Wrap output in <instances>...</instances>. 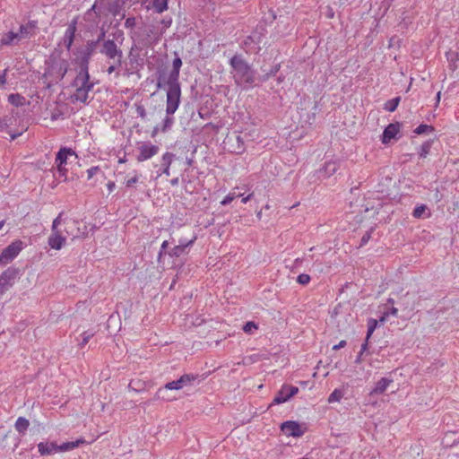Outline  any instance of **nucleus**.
Here are the masks:
<instances>
[{"mask_svg": "<svg viewBox=\"0 0 459 459\" xmlns=\"http://www.w3.org/2000/svg\"><path fill=\"white\" fill-rule=\"evenodd\" d=\"M230 65L235 72L233 78L237 85L242 87L255 85V82L257 81L255 71L240 55H234L230 60Z\"/></svg>", "mask_w": 459, "mask_h": 459, "instance_id": "nucleus-1", "label": "nucleus"}, {"mask_svg": "<svg viewBox=\"0 0 459 459\" xmlns=\"http://www.w3.org/2000/svg\"><path fill=\"white\" fill-rule=\"evenodd\" d=\"M46 64L48 66L42 75V80L49 88L65 77L69 68V63L65 59L50 58Z\"/></svg>", "mask_w": 459, "mask_h": 459, "instance_id": "nucleus-2", "label": "nucleus"}, {"mask_svg": "<svg viewBox=\"0 0 459 459\" xmlns=\"http://www.w3.org/2000/svg\"><path fill=\"white\" fill-rule=\"evenodd\" d=\"M72 85L76 88L74 95L76 101L88 103L89 92L92 91L95 82L90 80L89 69L80 68Z\"/></svg>", "mask_w": 459, "mask_h": 459, "instance_id": "nucleus-3", "label": "nucleus"}, {"mask_svg": "<svg viewBox=\"0 0 459 459\" xmlns=\"http://www.w3.org/2000/svg\"><path fill=\"white\" fill-rule=\"evenodd\" d=\"M267 30L265 24H258L249 36L243 41V48L247 53H258L261 50V45H265Z\"/></svg>", "mask_w": 459, "mask_h": 459, "instance_id": "nucleus-4", "label": "nucleus"}, {"mask_svg": "<svg viewBox=\"0 0 459 459\" xmlns=\"http://www.w3.org/2000/svg\"><path fill=\"white\" fill-rule=\"evenodd\" d=\"M168 91L166 100V114L173 115L180 104L181 86L179 82L167 81Z\"/></svg>", "mask_w": 459, "mask_h": 459, "instance_id": "nucleus-5", "label": "nucleus"}, {"mask_svg": "<svg viewBox=\"0 0 459 459\" xmlns=\"http://www.w3.org/2000/svg\"><path fill=\"white\" fill-rule=\"evenodd\" d=\"M197 378H198L197 375L184 374L178 380L169 382L163 387L158 389V391L156 392V394H155V398L169 401V400H170V398L167 396V392L169 390L182 389L185 385L190 384L192 381H195Z\"/></svg>", "mask_w": 459, "mask_h": 459, "instance_id": "nucleus-6", "label": "nucleus"}, {"mask_svg": "<svg viewBox=\"0 0 459 459\" xmlns=\"http://www.w3.org/2000/svg\"><path fill=\"white\" fill-rule=\"evenodd\" d=\"M99 46L96 42H93L91 39L87 40L86 44L76 50L74 55H76L75 62L79 65V68L89 69L90 60L94 54L99 51Z\"/></svg>", "mask_w": 459, "mask_h": 459, "instance_id": "nucleus-7", "label": "nucleus"}, {"mask_svg": "<svg viewBox=\"0 0 459 459\" xmlns=\"http://www.w3.org/2000/svg\"><path fill=\"white\" fill-rule=\"evenodd\" d=\"M99 52L110 60L117 59V65H122L123 52L113 39H108L99 48Z\"/></svg>", "mask_w": 459, "mask_h": 459, "instance_id": "nucleus-8", "label": "nucleus"}, {"mask_svg": "<svg viewBox=\"0 0 459 459\" xmlns=\"http://www.w3.org/2000/svg\"><path fill=\"white\" fill-rule=\"evenodd\" d=\"M152 30H150L149 31L144 30H138V31H132L131 32V39L134 41V45L131 48V50L136 49H142L143 48L150 47L153 40L151 37V34L152 33Z\"/></svg>", "mask_w": 459, "mask_h": 459, "instance_id": "nucleus-9", "label": "nucleus"}, {"mask_svg": "<svg viewBox=\"0 0 459 459\" xmlns=\"http://www.w3.org/2000/svg\"><path fill=\"white\" fill-rule=\"evenodd\" d=\"M19 273V269L10 266L1 273L0 296L6 292L14 284Z\"/></svg>", "mask_w": 459, "mask_h": 459, "instance_id": "nucleus-10", "label": "nucleus"}, {"mask_svg": "<svg viewBox=\"0 0 459 459\" xmlns=\"http://www.w3.org/2000/svg\"><path fill=\"white\" fill-rule=\"evenodd\" d=\"M22 242L21 240H16L8 245L0 254V256L3 258L4 263L12 262L22 251Z\"/></svg>", "mask_w": 459, "mask_h": 459, "instance_id": "nucleus-11", "label": "nucleus"}, {"mask_svg": "<svg viewBox=\"0 0 459 459\" xmlns=\"http://www.w3.org/2000/svg\"><path fill=\"white\" fill-rule=\"evenodd\" d=\"M160 151L158 145H154L150 142H144L139 147V153L136 156V160L138 162L145 161L153 156H155Z\"/></svg>", "mask_w": 459, "mask_h": 459, "instance_id": "nucleus-12", "label": "nucleus"}, {"mask_svg": "<svg viewBox=\"0 0 459 459\" xmlns=\"http://www.w3.org/2000/svg\"><path fill=\"white\" fill-rule=\"evenodd\" d=\"M281 429L286 435L294 437H301L304 434V430H302L299 423L293 420H287L281 423Z\"/></svg>", "mask_w": 459, "mask_h": 459, "instance_id": "nucleus-13", "label": "nucleus"}, {"mask_svg": "<svg viewBox=\"0 0 459 459\" xmlns=\"http://www.w3.org/2000/svg\"><path fill=\"white\" fill-rule=\"evenodd\" d=\"M280 69H281L280 63H276V64L271 65L270 67H267L266 65H261L260 70L262 72V74H260L256 77L258 82L263 83V82H267L270 78L275 76L277 74V73L280 71Z\"/></svg>", "mask_w": 459, "mask_h": 459, "instance_id": "nucleus-14", "label": "nucleus"}, {"mask_svg": "<svg viewBox=\"0 0 459 459\" xmlns=\"http://www.w3.org/2000/svg\"><path fill=\"white\" fill-rule=\"evenodd\" d=\"M38 29L37 21H29L27 23L22 24L18 31L21 40L24 39H30L36 35Z\"/></svg>", "mask_w": 459, "mask_h": 459, "instance_id": "nucleus-15", "label": "nucleus"}, {"mask_svg": "<svg viewBox=\"0 0 459 459\" xmlns=\"http://www.w3.org/2000/svg\"><path fill=\"white\" fill-rule=\"evenodd\" d=\"M400 131V123H391L385 129L381 136L384 144H387L392 139L395 138Z\"/></svg>", "mask_w": 459, "mask_h": 459, "instance_id": "nucleus-16", "label": "nucleus"}, {"mask_svg": "<svg viewBox=\"0 0 459 459\" xmlns=\"http://www.w3.org/2000/svg\"><path fill=\"white\" fill-rule=\"evenodd\" d=\"M48 243L51 248L60 250L65 243V238L61 235V231H52Z\"/></svg>", "mask_w": 459, "mask_h": 459, "instance_id": "nucleus-17", "label": "nucleus"}, {"mask_svg": "<svg viewBox=\"0 0 459 459\" xmlns=\"http://www.w3.org/2000/svg\"><path fill=\"white\" fill-rule=\"evenodd\" d=\"M75 32H76V21L74 20L71 23H69V25L65 30V36H64V44H65V48H67V50H70L72 48V45L74 43V37H75Z\"/></svg>", "mask_w": 459, "mask_h": 459, "instance_id": "nucleus-18", "label": "nucleus"}, {"mask_svg": "<svg viewBox=\"0 0 459 459\" xmlns=\"http://www.w3.org/2000/svg\"><path fill=\"white\" fill-rule=\"evenodd\" d=\"M182 66V60L177 53H175V58L172 63V70L169 73L167 81L179 82V72Z\"/></svg>", "mask_w": 459, "mask_h": 459, "instance_id": "nucleus-19", "label": "nucleus"}, {"mask_svg": "<svg viewBox=\"0 0 459 459\" xmlns=\"http://www.w3.org/2000/svg\"><path fill=\"white\" fill-rule=\"evenodd\" d=\"M338 169H339V164L337 163V161H334V160L326 161L325 163V165L323 166V168H321L318 170V174L325 178H329V177L333 176L338 170Z\"/></svg>", "mask_w": 459, "mask_h": 459, "instance_id": "nucleus-20", "label": "nucleus"}, {"mask_svg": "<svg viewBox=\"0 0 459 459\" xmlns=\"http://www.w3.org/2000/svg\"><path fill=\"white\" fill-rule=\"evenodd\" d=\"M459 444V431H448L442 438V445L445 447H453Z\"/></svg>", "mask_w": 459, "mask_h": 459, "instance_id": "nucleus-21", "label": "nucleus"}, {"mask_svg": "<svg viewBox=\"0 0 459 459\" xmlns=\"http://www.w3.org/2000/svg\"><path fill=\"white\" fill-rule=\"evenodd\" d=\"M40 455H50L57 453V445L54 442H40L38 445Z\"/></svg>", "mask_w": 459, "mask_h": 459, "instance_id": "nucleus-22", "label": "nucleus"}, {"mask_svg": "<svg viewBox=\"0 0 459 459\" xmlns=\"http://www.w3.org/2000/svg\"><path fill=\"white\" fill-rule=\"evenodd\" d=\"M21 41L18 32L9 31L4 33L0 39V46H12Z\"/></svg>", "mask_w": 459, "mask_h": 459, "instance_id": "nucleus-23", "label": "nucleus"}, {"mask_svg": "<svg viewBox=\"0 0 459 459\" xmlns=\"http://www.w3.org/2000/svg\"><path fill=\"white\" fill-rule=\"evenodd\" d=\"M174 157H175V155L169 152H167L163 154L162 160H161L162 170L160 172H158V177L160 176L161 174L169 176V174H170L169 168L173 161Z\"/></svg>", "mask_w": 459, "mask_h": 459, "instance_id": "nucleus-24", "label": "nucleus"}, {"mask_svg": "<svg viewBox=\"0 0 459 459\" xmlns=\"http://www.w3.org/2000/svg\"><path fill=\"white\" fill-rule=\"evenodd\" d=\"M68 155H76L75 152L67 147H62L56 153V163L60 165H65L67 162Z\"/></svg>", "mask_w": 459, "mask_h": 459, "instance_id": "nucleus-25", "label": "nucleus"}, {"mask_svg": "<svg viewBox=\"0 0 459 459\" xmlns=\"http://www.w3.org/2000/svg\"><path fill=\"white\" fill-rule=\"evenodd\" d=\"M393 382V379L382 377L376 384V386L371 390L370 394H382L385 392L388 385Z\"/></svg>", "mask_w": 459, "mask_h": 459, "instance_id": "nucleus-26", "label": "nucleus"}, {"mask_svg": "<svg viewBox=\"0 0 459 459\" xmlns=\"http://www.w3.org/2000/svg\"><path fill=\"white\" fill-rule=\"evenodd\" d=\"M123 4V0H108L106 4V9L109 13L117 16L120 13Z\"/></svg>", "mask_w": 459, "mask_h": 459, "instance_id": "nucleus-27", "label": "nucleus"}, {"mask_svg": "<svg viewBox=\"0 0 459 459\" xmlns=\"http://www.w3.org/2000/svg\"><path fill=\"white\" fill-rule=\"evenodd\" d=\"M290 399V395L286 388V384L282 385L281 389L277 392L273 401V404H281L283 403Z\"/></svg>", "mask_w": 459, "mask_h": 459, "instance_id": "nucleus-28", "label": "nucleus"}, {"mask_svg": "<svg viewBox=\"0 0 459 459\" xmlns=\"http://www.w3.org/2000/svg\"><path fill=\"white\" fill-rule=\"evenodd\" d=\"M195 237H194L191 240H189L188 242H183V241H180L179 245L174 247L169 252V255L170 256H176V257H178L184 251L185 249L192 245L195 240Z\"/></svg>", "mask_w": 459, "mask_h": 459, "instance_id": "nucleus-29", "label": "nucleus"}, {"mask_svg": "<svg viewBox=\"0 0 459 459\" xmlns=\"http://www.w3.org/2000/svg\"><path fill=\"white\" fill-rule=\"evenodd\" d=\"M8 101L15 107H21L27 103L25 98L19 93L10 94L8 96Z\"/></svg>", "mask_w": 459, "mask_h": 459, "instance_id": "nucleus-30", "label": "nucleus"}, {"mask_svg": "<svg viewBox=\"0 0 459 459\" xmlns=\"http://www.w3.org/2000/svg\"><path fill=\"white\" fill-rule=\"evenodd\" d=\"M29 426L30 421L24 417H19L14 424L15 429L21 434H24Z\"/></svg>", "mask_w": 459, "mask_h": 459, "instance_id": "nucleus-31", "label": "nucleus"}, {"mask_svg": "<svg viewBox=\"0 0 459 459\" xmlns=\"http://www.w3.org/2000/svg\"><path fill=\"white\" fill-rule=\"evenodd\" d=\"M400 101H401L400 96L395 97L392 100H389L385 103L384 109L386 111H389V112H394L397 108Z\"/></svg>", "mask_w": 459, "mask_h": 459, "instance_id": "nucleus-32", "label": "nucleus"}, {"mask_svg": "<svg viewBox=\"0 0 459 459\" xmlns=\"http://www.w3.org/2000/svg\"><path fill=\"white\" fill-rule=\"evenodd\" d=\"M152 5L157 13H160L168 9V0H152Z\"/></svg>", "mask_w": 459, "mask_h": 459, "instance_id": "nucleus-33", "label": "nucleus"}, {"mask_svg": "<svg viewBox=\"0 0 459 459\" xmlns=\"http://www.w3.org/2000/svg\"><path fill=\"white\" fill-rule=\"evenodd\" d=\"M432 143H433L432 140H428V141L424 142L421 144L420 151L419 152V155H420V158H426L427 157V155L430 152V148L432 146Z\"/></svg>", "mask_w": 459, "mask_h": 459, "instance_id": "nucleus-34", "label": "nucleus"}, {"mask_svg": "<svg viewBox=\"0 0 459 459\" xmlns=\"http://www.w3.org/2000/svg\"><path fill=\"white\" fill-rule=\"evenodd\" d=\"M377 324H378V322H377V319L369 318L368 320V331H367V335H366V336H368V339H370V337L373 334L374 331L377 327Z\"/></svg>", "mask_w": 459, "mask_h": 459, "instance_id": "nucleus-35", "label": "nucleus"}, {"mask_svg": "<svg viewBox=\"0 0 459 459\" xmlns=\"http://www.w3.org/2000/svg\"><path fill=\"white\" fill-rule=\"evenodd\" d=\"M343 396V391L341 389H334L328 397V403L339 402Z\"/></svg>", "mask_w": 459, "mask_h": 459, "instance_id": "nucleus-36", "label": "nucleus"}, {"mask_svg": "<svg viewBox=\"0 0 459 459\" xmlns=\"http://www.w3.org/2000/svg\"><path fill=\"white\" fill-rule=\"evenodd\" d=\"M435 128L432 126H429L426 124H420L419 126L415 128L413 131L416 134H422L427 132H434Z\"/></svg>", "mask_w": 459, "mask_h": 459, "instance_id": "nucleus-37", "label": "nucleus"}, {"mask_svg": "<svg viewBox=\"0 0 459 459\" xmlns=\"http://www.w3.org/2000/svg\"><path fill=\"white\" fill-rule=\"evenodd\" d=\"M427 210L428 207L425 204L416 206L412 212V216L417 219L421 218Z\"/></svg>", "mask_w": 459, "mask_h": 459, "instance_id": "nucleus-38", "label": "nucleus"}, {"mask_svg": "<svg viewBox=\"0 0 459 459\" xmlns=\"http://www.w3.org/2000/svg\"><path fill=\"white\" fill-rule=\"evenodd\" d=\"M174 123V119L170 117V116H166L163 119L162 126L160 128L161 132L165 133L169 130Z\"/></svg>", "mask_w": 459, "mask_h": 459, "instance_id": "nucleus-39", "label": "nucleus"}, {"mask_svg": "<svg viewBox=\"0 0 459 459\" xmlns=\"http://www.w3.org/2000/svg\"><path fill=\"white\" fill-rule=\"evenodd\" d=\"M241 194H236L235 192L230 193L226 195L223 200L221 202V204L227 205L230 204L235 198L241 196Z\"/></svg>", "mask_w": 459, "mask_h": 459, "instance_id": "nucleus-40", "label": "nucleus"}, {"mask_svg": "<svg viewBox=\"0 0 459 459\" xmlns=\"http://www.w3.org/2000/svg\"><path fill=\"white\" fill-rule=\"evenodd\" d=\"M93 42H96V44L100 47L104 41L108 40L106 39V30L104 28H101L97 38L95 39H91Z\"/></svg>", "mask_w": 459, "mask_h": 459, "instance_id": "nucleus-41", "label": "nucleus"}, {"mask_svg": "<svg viewBox=\"0 0 459 459\" xmlns=\"http://www.w3.org/2000/svg\"><path fill=\"white\" fill-rule=\"evenodd\" d=\"M94 335V333L92 332H90V331H85L83 332L82 333V342L79 344L81 348H82L83 346H85L89 340Z\"/></svg>", "mask_w": 459, "mask_h": 459, "instance_id": "nucleus-42", "label": "nucleus"}, {"mask_svg": "<svg viewBox=\"0 0 459 459\" xmlns=\"http://www.w3.org/2000/svg\"><path fill=\"white\" fill-rule=\"evenodd\" d=\"M78 223V221H72L70 223H68V226L65 229L66 233L68 235H72L74 238L77 237L78 235L74 233L73 229L75 228Z\"/></svg>", "mask_w": 459, "mask_h": 459, "instance_id": "nucleus-43", "label": "nucleus"}, {"mask_svg": "<svg viewBox=\"0 0 459 459\" xmlns=\"http://www.w3.org/2000/svg\"><path fill=\"white\" fill-rule=\"evenodd\" d=\"M373 231V229H370L369 230L366 231L365 234L362 236L359 243V247L365 246L369 239L371 238V233Z\"/></svg>", "mask_w": 459, "mask_h": 459, "instance_id": "nucleus-44", "label": "nucleus"}, {"mask_svg": "<svg viewBox=\"0 0 459 459\" xmlns=\"http://www.w3.org/2000/svg\"><path fill=\"white\" fill-rule=\"evenodd\" d=\"M242 329L245 333H250L253 329H257V325H255V323L249 321L243 325Z\"/></svg>", "mask_w": 459, "mask_h": 459, "instance_id": "nucleus-45", "label": "nucleus"}, {"mask_svg": "<svg viewBox=\"0 0 459 459\" xmlns=\"http://www.w3.org/2000/svg\"><path fill=\"white\" fill-rule=\"evenodd\" d=\"M297 281L301 285L307 284L310 281V276L306 273H301L298 276Z\"/></svg>", "mask_w": 459, "mask_h": 459, "instance_id": "nucleus-46", "label": "nucleus"}, {"mask_svg": "<svg viewBox=\"0 0 459 459\" xmlns=\"http://www.w3.org/2000/svg\"><path fill=\"white\" fill-rule=\"evenodd\" d=\"M135 108H136V113L137 115L143 118V119H145L146 117V110H145V108L141 105V104H136L135 105Z\"/></svg>", "mask_w": 459, "mask_h": 459, "instance_id": "nucleus-47", "label": "nucleus"}, {"mask_svg": "<svg viewBox=\"0 0 459 459\" xmlns=\"http://www.w3.org/2000/svg\"><path fill=\"white\" fill-rule=\"evenodd\" d=\"M398 309L394 307H392L389 311H386L384 313L383 316L380 318V322H384L385 320V317L389 315L397 316Z\"/></svg>", "mask_w": 459, "mask_h": 459, "instance_id": "nucleus-48", "label": "nucleus"}, {"mask_svg": "<svg viewBox=\"0 0 459 459\" xmlns=\"http://www.w3.org/2000/svg\"><path fill=\"white\" fill-rule=\"evenodd\" d=\"M62 215H63V212H60L58 214V216L56 219H54L53 223H52V227H51V231H60L57 229V227L61 223V217H62Z\"/></svg>", "mask_w": 459, "mask_h": 459, "instance_id": "nucleus-49", "label": "nucleus"}, {"mask_svg": "<svg viewBox=\"0 0 459 459\" xmlns=\"http://www.w3.org/2000/svg\"><path fill=\"white\" fill-rule=\"evenodd\" d=\"M84 443H86V441L83 438H79L75 441H69L68 442L69 450L78 447L81 444H84Z\"/></svg>", "mask_w": 459, "mask_h": 459, "instance_id": "nucleus-50", "label": "nucleus"}, {"mask_svg": "<svg viewBox=\"0 0 459 459\" xmlns=\"http://www.w3.org/2000/svg\"><path fill=\"white\" fill-rule=\"evenodd\" d=\"M165 84H167V79H165L163 74H160L156 84L157 89H161Z\"/></svg>", "mask_w": 459, "mask_h": 459, "instance_id": "nucleus-51", "label": "nucleus"}, {"mask_svg": "<svg viewBox=\"0 0 459 459\" xmlns=\"http://www.w3.org/2000/svg\"><path fill=\"white\" fill-rule=\"evenodd\" d=\"M136 25L135 18L134 17H128L126 20L125 27L127 29H133Z\"/></svg>", "mask_w": 459, "mask_h": 459, "instance_id": "nucleus-52", "label": "nucleus"}, {"mask_svg": "<svg viewBox=\"0 0 459 459\" xmlns=\"http://www.w3.org/2000/svg\"><path fill=\"white\" fill-rule=\"evenodd\" d=\"M100 169L99 166H94L87 169L88 179H91Z\"/></svg>", "mask_w": 459, "mask_h": 459, "instance_id": "nucleus-53", "label": "nucleus"}, {"mask_svg": "<svg viewBox=\"0 0 459 459\" xmlns=\"http://www.w3.org/2000/svg\"><path fill=\"white\" fill-rule=\"evenodd\" d=\"M287 391L289 392L290 398L296 395L299 393V388L293 385H290L286 384Z\"/></svg>", "mask_w": 459, "mask_h": 459, "instance_id": "nucleus-54", "label": "nucleus"}, {"mask_svg": "<svg viewBox=\"0 0 459 459\" xmlns=\"http://www.w3.org/2000/svg\"><path fill=\"white\" fill-rule=\"evenodd\" d=\"M8 68L4 69L3 72H0V86L4 87L6 83V76H7Z\"/></svg>", "mask_w": 459, "mask_h": 459, "instance_id": "nucleus-55", "label": "nucleus"}, {"mask_svg": "<svg viewBox=\"0 0 459 459\" xmlns=\"http://www.w3.org/2000/svg\"><path fill=\"white\" fill-rule=\"evenodd\" d=\"M169 246V242L167 240L163 241V243L161 244V247H160V250L159 252V258H160L163 255H166L167 254V247Z\"/></svg>", "mask_w": 459, "mask_h": 459, "instance_id": "nucleus-56", "label": "nucleus"}, {"mask_svg": "<svg viewBox=\"0 0 459 459\" xmlns=\"http://www.w3.org/2000/svg\"><path fill=\"white\" fill-rule=\"evenodd\" d=\"M121 65H117V59L113 60V64L108 67V70H107L108 74H111L113 72L116 71V69L117 67H120Z\"/></svg>", "mask_w": 459, "mask_h": 459, "instance_id": "nucleus-57", "label": "nucleus"}, {"mask_svg": "<svg viewBox=\"0 0 459 459\" xmlns=\"http://www.w3.org/2000/svg\"><path fill=\"white\" fill-rule=\"evenodd\" d=\"M56 164V170L60 177H65V174L67 172V169L64 167L65 165H60L58 163Z\"/></svg>", "mask_w": 459, "mask_h": 459, "instance_id": "nucleus-58", "label": "nucleus"}, {"mask_svg": "<svg viewBox=\"0 0 459 459\" xmlns=\"http://www.w3.org/2000/svg\"><path fill=\"white\" fill-rule=\"evenodd\" d=\"M368 342H369V339H368V336H366L363 343L361 344V347H360V351L362 352H366L367 354L368 353Z\"/></svg>", "mask_w": 459, "mask_h": 459, "instance_id": "nucleus-59", "label": "nucleus"}, {"mask_svg": "<svg viewBox=\"0 0 459 459\" xmlns=\"http://www.w3.org/2000/svg\"><path fill=\"white\" fill-rule=\"evenodd\" d=\"M236 138H237V141H238V143H241V144H238V148H237V150H236V152L240 153V152H242L244 151V149H245V148H244V143L242 142V140H241L240 136H237Z\"/></svg>", "mask_w": 459, "mask_h": 459, "instance_id": "nucleus-60", "label": "nucleus"}, {"mask_svg": "<svg viewBox=\"0 0 459 459\" xmlns=\"http://www.w3.org/2000/svg\"><path fill=\"white\" fill-rule=\"evenodd\" d=\"M69 450L68 442H65L62 445H57V452H64Z\"/></svg>", "mask_w": 459, "mask_h": 459, "instance_id": "nucleus-61", "label": "nucleus"}, {"mask_svg": "<svg viewBox=\"0 0 459 459\" xmlns=\"http://www.w3.org/2000/svg\"><path fill=\"white\" fill-rule=\"evenodd\" d=\"M366 352H362L361 351H359V352L358 353L356 359H355L356 364H360L363 361V355Z\"/></svg>", "mask_w": 459, "mask_h": 459, "instance_id": "nucleus-62", "label": "nucleus"}, {"mask_svg": "<svg viewBox=\"0 0 459 459\" xmlns=\"http://www.w3.org/2000/svg\"><path fill=\"white\" fill-rule=\"evenodd\" d=\"M345 345H346V341L345 340H342L338 344L333 345V350L337 351V350H339L341 348L345 347Z\"/></svg>", "mask_w": 459, "mask_h": 459, "instance_id": "nucleus-63", "label": "nucleus"}, {"mask_svg": "<svg viewBox=\"0 0 459 459\" xmlns=\"http://www.w3.org/2000/svg\"><path fill=\"white\" fill-rule=\"evenodd\" d=\"M137 181H138V178L135 176L127 180L126 186H128V187L133 186L134 184H135Z\"/></svg>", "mask_w": 459, "mask_h": 459, "instance_id": "nucleus-64", "label": "nucleus"}]
</instances>
